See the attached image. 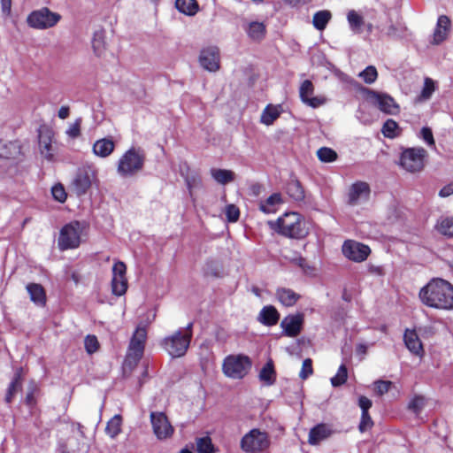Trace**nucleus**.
Instances as JSON below:
<instances>
[{"mask_svg":"<svg viewBox=\"0 0 453 453\" xmlns=\"http://www.w3.org/2000/svg\"><path fill=\"white\" fill-rule=\"evenodd\" d=\"M420 302L435 310L453 309V285L441 278H433L418 292Z\"/></svg>","mask_w":453,"mask_h":453,"instance_id":"1","label":"nucleus"},{"mask_svg":"<svg viewBox=\"0 0 453 453\" xmlns=\"http://www.w3.org/2000/svg\"><path fill=\"white\" fill-rule=\"evenodd\" d=\"M272 227L279 234L296 240L304 239L310 233L305 218L296 211L285 212L272 224Z\"/></svg>","mask_w":453,"mask_h":453,"instance_id":"2","label":"nucleus"},{"mask_svg":"<svg viewBox=\"0 0 453 453\" xmlns=\"http://www.w3.org/2000/svg\"><path fill=\"white\" fill-rule=\"evenodd\" d=\"M88 227L85 221L73 220L62 226L58 238V249L62 251L80 247L81 236Z\"/></svg>","mask_w":453,"mask_h":453,"instance_id":"3","label":"nucleus"},{"mask_svg":"<svg viewBox=\"0 0 453 453\" xmlns=\"http://www.w3.org/2000/svg\"><path fill=\"white\" fill-rule=\"evenodd\" d=\"M192 326L193 323H189L185 331L177 330L173 334L165 337L161 342V347L172 357L184 356L192 339Z\"/></svg>","mask_w":453,"mask_h":453,"instance_id":"4","label":"nucleus"},{"mask_svg":"<svg viewBox=\"0 0 453 453\" xmlns=\"http://www.w3.org/2000/svg\"><path fill=\"white\" fill-rule=\"evenodd\" d=\"M147 340V327L140 324L134 332L127 349V353L124 360V366L130 370L136 367L142 359Z\"/></svg>","mask_w":453,"mask_h":453,"instance_id":"5","label":"nucleus"},{"mask_svg":"<svg viewBox=\"0 0 453 453\" xmlns=\"http://www.w3.org/2000/svg\"><path fill=\"white\" fill-rule=\"evenodd\" d=\"M145 159L142 149L131 147L119 159L117 171L123 177L134 176L143 169Z\"/></svg>","mask_w":453,"mask_h":453,"instance_id":"6","label":"nucleus"},{"mask_svg":"<svg viewBox=\"0 0 453 453\" xmlns=\"http://www.w3.org/2000/svg\"><path fill=\"white\" fill-rule=\"evenodd\" d=\"M251 366L252 361L250 357L244 354H231L224 358L222 372L230 379L242 380L249 373Z\"/></svg>","mask_w":453,"mask_h":453,"instance_id":"7","label":"nucleus"},{"mask_svg":"<svg viewBox=\"0 0 453 453\" xmlns=\"http://www.w3.org/2000/svg\"><path fill=\"white\" fill-rule=\"evenodd\" d=\"M271 444L267 432L253 428L245 434L240 441V447L246 453H261L266 450Z\"/></svg>","mask_w":453,"mask_h":453,"instance_id":"8","label":"nucleus"},{"mask_svg":"<svg viewBox=\"0 0 453 453\" xmlns=\"http://www.w3.org/2000/svg\"><path fill=\"white\" fill-rule=\"evenodd\" d=\"M427 151L422 148L404 149L400 156V165L410 173H418L423 170Z\"/></svg>","mask_w":453,"mask_h":453,"instance_id":"9","label":"nucleus"},{"mask_svg":"<svg viewBox=\"0 0 453 453\" xmlns=\"http://www.w3.org/2000/svg\"><path fill=\"white\" fill-rule=\"evenodd\" d=\"M61 19L57 12H52L47 7L32 12L27 17V24L34 28L45 29L54 27Z\"/></svg>","mask_w":453,"mask_h":453,"instance_id":"10","label":"nucleus"},{"mask_svg":"<svg viewBox=\"0 0 453 453\" xmlns=\"http://www.w3.org/2000/svg\"><path fill=\"white\" fill-rule=\"evenodd\" d=\"M363 91L367 95L369 99L375 103L380 111L391 115L399 112V105L392 96L366 88H363Z\"/></svg>","mask_w":453,"mask_h":453,"instance_id":"11","label":"nucleus"},{"mask_svg":"<svg viewBox=\"0 0 453 453\" xmlns=\"http://www.w3.org/2000/svg\"><path fill=\"white\" fill-rule=\"evenodd\" d=\"M96 178V173L89 168L79 169L76 173L72 183L71 190L77 196H81L85 195L92 185L93 180Z\"/></svg>","mask_w":453,"mask_h":453,"instance_id":"12","label":"nucleus"},{"mask_svg":"<svg viewBox=\"0 0 453 453\" xmlns=\"http://www.w3.org/2000/svg\"><path fill=\"white\" fill-rule=\"evenodd\" d=\"M150 422L153 433L158 440H165L172 437L174 428L164 412L152 411L150 413Z\"/></svg>","mask_w":453,"mask_h":453,"instance_id":"13","label":"nucleus"},{"mask_svg":"<svg viewBox=\"0 0 453 453\" xmlns=\"http://www.w3.org/2000/svg\"><path fill=\"white\" fill-rule=\"evenodd\" d=\"M342 250L348 259L358 263L366 260L371 253L369 246L353 240L345 241Z\"/></svg>","mask_w":453,"mask_h":453,"instance_id":"14","label":"nucleus"},{"mask_svg":"<svg viewBox=\"0 0 453 453\" xmlns=\"http://www.w3.org/2000/svg\"><path fill=\"white\" fill-rule=\"evenodd\" d=\"M313 92V83L310 80L303 81L299 88V96L301 101L311 108H318L325 104L326 98L323 96H311Z\"/></svg>","mask_w":453,"mask_h":453,"instance_id":"15","label":"nucleus"},{"mask_svg":"<svg viewBox=\"0 0 453 453\" xmlns=\"http://www.w3.org/2000/svg\"><path fill=\"white\" fill-rule=\"evenodd\" d=\"M54 132L47 126H41L38 129V142L40 152L48 160L53 159L52 139Z\"/></svg>","mask_w":453,"mask_h":453,"instance_id":"16","label":"nucleus"},{"mask_svg":"<svg viewBox=\"0 0 453 453\" xmlns=\"http://www.w3.org/2000/svg\"><path fill=\"white\" fill-rule=\"evenodd\" d=\"M303 321L304 316L303 313L288 315L281 320L280 326L286 336L296 337L302 331Z\"/></svg>","mask_w":453,"mask_h":453,"instance_id":"17","label":"nucleus"},{"mask_svg":"<svg viewBox=\"0 0 453 453\" xmlns=\"http://www.w3.org/2000/svg\"><path fill=\"white\" fill-rule=\"evenodd\" d=\"M219 50L217 47L203 49L199 58L201 65L210 72H216L219 69Z\"/></svg>","mask_w":453,"mask_h":453,"instance_id":"18","label":"nucleus"},{"mask_svg":"<svg viewBox=\"0 0 453 453\" xmlns=\"http://www.w3.org/2000/svg\"><path fill=\"white\" fill-rule=\"evenodd\" d=\"M371 189L367 182L357 181L351 185L349 191V203L356 205L360 199L368 200Z\"/></svg>","mask_w":453,"mask_h":453,"instance_id":"19","label":"nucleus"},{"mask_svg":"<svg viewBox=\"0 0 453 453\" xmlns=\"http://www.w3.org/2000/svg\"><path fill=\"white\" fill-rule=\"evenodd\" d=\"M333 434L334 431L329 425L319 423L310 430L308 442L311 445H319L322 441L328 439Z\"/></svg>","mask_w":453,"mask_h":453,"instance_id":"20","label":"nucleus"},{"mask_svg":"<svg viewBox=\"0 0 453 453\" xmlns=\"http://www.w3.org/2000/svg\"><path fill=\"white\" fill-rule=\"evenodd\" d=\"M451 27V21L446 15H441L438 18L436 27L433 35V43L440 44L448 37L449 32Z\"/></svg>","mask_w":453,"mask_h":453,"instance_id":"21","label":"nucleus"},{"mask_svg":"<svg viewBox=\"0 0 453 453\" xmlns=\"http://www.w3.org/2000/svg\"><path fill=\"white\" fill-rule=\"evenodd\" d=\"M30 300L37 306L44 307L47 303L45 288L39 283H28L26 287Z\"/></svg>","mask_w":453,"mask_h":453,"instance_id":"22","label":"nucleus"},{"mask_svg":"<svg viewBox=\"0 0 453 453\" xmlns=\"http://www.w3.org/2000/svg\"><path fill=\"white\" fill-rule=\"evenodd\" d=\"M407 349L415 355L420 356L424 349L422 342L415 330L406 329L403 335Z\"/></svg>","mask_w":453,"mask_h":453,"instance_id":"23","label":"nucleus"},{"mask_svg":"<svg viewBox=\"0 0 453 453\" xmlns=\"http://www.w3.org/2000/svg\"><path fill=\"white\" fill-rule=\"evenodd\" d=\"M257 319L266 326H273L279 322L280 313L274 306L266 305L260 311Z\"/></svg>","mask_w":453,"mask_h":453,"instance_id":"24","label":"nucleus"},{"mask_svg":"<svg viewBox=\"0 0 453 453\" xmlns=\"http://www.w3.org/2000/svg\"><path fill=\"white\" fill-rule=\"evenodd\" d=\"M115 146L111 138H102L94 143L93 152L97 157H107L114 151Z\"/></svg>","mask_w":453,"mask_h":453,"instance_id":"25","label":"nucleus"},{"mask_svg":"<svg viewBox=\"0 0 453 453\" xmlns=\"http://www.w3.org/2000/svg\"><path fill=\"white\" fill-rule=\"evenodd\" d=\"M276 296L279 302L286 307L294 306L301 298V296L299 294L287 288H278L276 290Z\"/></svg>","mask_w":453,"mask_h":453,"instance_id":"26","label":"nucleus"},{"mask_svg":"<svg viewBox=\"0 0 453 453\" xmlns=\"http://www.w3.org/2000/svg\"><path fill=\"white\" fill-rule=\"evenodd\" d=\"M21 153V147L16 142L0 139V158H15Z\"/></svg>","mask_w":453,"mask_h":453,"instance_id":"27","label":"nucleus"},{"mask_svg":"<svg viewBox=\"0 0 453 453\" xmlns=\"http://www.w3.org/2000/svg\"><path fill=\"white\" fill-rule=\"evenodd\" d=\"M259 380L265 385H273L276 381V371L272 359H269L262 367L258 374Z\"/></svg>","mask_w":453,"mask_h":453,"instance_id":"28","label":"nucleus"},{"mask_svg":"<svg viewBox=\"0 0 453 453\" xmlns=\"http://www.w3.org/2000/svg\"><path fill=\"white\" fill-rule=\"evenodd\" d=\"M286 191L295 201H303L305 197L303 188L296 178H292L288 181Z\"/></svg>","mask_w":453,"mask_h":453,"instance_id":"29","label":"nucleus"},{"mask_svg":"<svg viewBox=\"0 0 453 453\" xmlns=\"http://www.w3.org/2000/svg\"><path fill=\"white\" fill-rule=\"evenodd\" d=\"M281 195L280 193L272 194L267 199L262 201L259 204V209L265 213H274L277 211V206L282 203Z\"/></svg>","mask_w":453,"mask_h":453,"instance_id":"30","label":"nucleus"},{"mask_svg":"<svg viewBox=\"0 0 453 453\" xmlns=\"http://www.w3.org/2000/svg\"><path fill=\"white\" fill-rule=\"evenodd\" d=\"M331 19H332V13L330 11H328V10L319 11V12H315L313 15L312 25L317 30L323 31L326 27V26H327L328 22L331 20Z\"/></svg>","mask_w":453,"mask_h":453,"instance_id":"31","label":"nucleus"},{"mask_svg":"<svg viewBox=\"0 0 453 453\" xmlns=\"http://www.w3.org/2000/svg\"><path fill=\"white\" fill-rule=\"evenodd\" d=\"M211 174L215 181L221 185H226L234 180V173L231 170L212 168Z\"/></svg>","mask_w":453,"mask_h":453,"instance_id":"32","label":"nucleus"},{"mask_svg":"<svg viewBox=\"0 0 453 453\" xmlns=\"http://www.w3.org/2000/svg\"><path fill=\"white\" fill-rule=\"evenodd\" d=\"M105 31L102 28L94 33L92 39V47L95 54L102 56L105 50Z\"/></svg>","mask_w":453,"mask_h":453,"instance_id":"33","label":"nucleus"},{"mask_svg":"<svg viewBox=\"0 0 453 453\" xmlns=\"http://www.w3.org/2000/svg\"><path fill=\"white\" fill-rule=\"evenodd\" d=\"M280 111L278 106L268 104L261 114V122L266 126L273 125L280 117Z\"/></svg>","mask_w":453,"mask_h":453,"instance_id":"34","label":"nucleus"},{"mask_svg":"<svg viewBox=\"0 0 453 453\" xmlns=\"http://www.w3.org/2000/svg\"><path fill=\"white\" fill-rule=\"evenodd\" d=\"M266 33V28L264 23L253 21L250 22L247 29V34L254 41H261Z\"/></svg>","mask_w":453,"mask_h":453,"instance_id":"35","label":"nucleus"},{"mask_svg":"<svg viewBox=\"0 0 453 453\" xmlns=\"http://www.w3.org/2000/svg\"><path fill=\"white\" fill-rule=\"evenodd\" d=\"M176 8L186 15H195L198 9V4L196 0H176Z\"/></svg>","mask_w":453,"mask_h":453,"instance_id":"36","label":"nucleus"},{"mask_svg":"<svg viewBox=\"0 0 453 453\" xmlns=\"http://www.w3.org/2000/svg\"><path fill=\"white\" fill-rule=\"evenodd\" d=\"M381 133L385 137L394 139L401 134V130L395 120L388 119L383 124Z\"/></svg>","mask_w":453,"mask_h":453,"instance_id":"37","label":"nucleus"},{"mask_svg":"<svg viewBox=\"0 0 453 453\" xmlns=\"http://www.w3.org/2000/svg\"><path fill=\"white\" fill-rule=\"evenodd\" d=\"M222 265L212 259L207 260L203 267V273L206 277L219 278L222 276Z\"/></svg>","mask_w":453,"mask_h":453,"instance_id":"38","label":"nucleus"},{"mask_svg":"<svg viewBox=\"0 0 453 453\" xmlns=\"http://www.w3.org/2000/svg\"><path fill=\"white\" fill-rule=\"evenodd\" d=\"M122 417L119 414L113 416L106 424L105 432L111 438H115L121 432Z\"/></svg>","mask_w":453,"mask_h":453,"instance_id":"39","label":"nucleus"},{"mask_svg":"<svg viewBox=\"0 0 453 453\" xmlns=\"http://www.w3.org/2000/svg\"><path fill=\"white\" fill-rule=\"evenodd\" d=\"M347 19L350 29L354 33H361L365 21L364 18L360 14H358L355 10H350L347 14Z\"/></svg>","mask_w":453,"mask_h":453,"instance_id":"40","label":"nucleus"},{"mask_svg":"<svg viewBox=\"0 0 453 453\" xmlns=\"http://www.w3.org/2000/svg\"><path fill=\"white\" fill-rule=\"evenodd\" d=\"M437 231L444 236L453 237V217H445L438 220L436 224Z\"/></svg>","mask_w":453,"mask_h":453,"instance_id":"41","label":"nucleus"},{"mask_svg":"<svg viewBox=\"0 0 453 453\" xmlns=\"http://www.w3.org/2000/svg\"><path fill=\"white\" fill-rule=\"evenodd\" d=\"M196 451L198 453H215L217 451L210 436L196 439Z\"/></svg>","mask_w":453,"mask_h":453,"instance_id":"42","label":"nucleus"},{"mask_svg":"<svg viewBox=\"0 0 453 453\" xmlns=\"http://www.w3.org/2000/svg\"><path fill=\"white\" fill-rule=\"evenodd\" d=\"M128 288L127 278L112 277L111 279V291L112 294L120 296L126 294Z\"/></svg>","mask_w":453,"mask_h":453,"instance_id":"43","label":"nucleus"},{"mask_svg":"<svg viewBox=\"0 0 453 453\" xmlns=\"http://www.w3.org/2000/svg\"><path fill=\"white\" fill-rule=\"evenodd\" d=\"M39 388L35 384H31L28 387L27 393L25 397V403L26 405L31 410V411L36 407L37 405V399L36 395H39Z\"/></svg>","mask_w":453,"mask_h":453,"instance_id":"44","label":"nucleus"},{"mask_svg":"<svg viewBox=\"0 0 453 453\" xmlns=\"http://www.w3.org/2000/svg\"><path fill=\"white\" fill-rule=\"evenodd\" d=\"M318 158L324 163H331L337 159L338 155L335 150L328 147H322L317 151Z\"/></svg>","mask_w":453,"mask_h":453,"instance_id":"45","label":"nucleus"},{"mask_svg":"<svg viewBox=\"0 0 453 453\" xmlns=\"http://www.w3.org/2000/svg\"><path fill=\"white\" fill-rule=\"evenodd\" d=\"M348 379V369L344 364L341 365L338 368L336 374L331 378V384L333 387H340L343 385Z\"/></svg>","mask_w":453,"mask_h":453,"instance_id":"46","label":"nucleus"},{"mask_svg":"<svg viewBox=\"0 0 453 453\" xmlns=\"http://www.w3.org/2000/svg\"><path fill=\"white\" fill-rule=\"evenodd\" d=\"M358 76L362 78L365 83L372 84L377 80L378 72L375 66L369 65L363 70Z\"/></svg>","mask_w":453,"mask_h":453,"instance_id":"47","label":"nucleus"},{"mask_svg":"<svg viewBox=\"0 0 453 453\" xmlns=\"http://www.w3.org/2000/svg\"><path fill=\"white\" fill-rule=\"evenodd\" d=\"M85 349L88 354L96 352L100 347L99 342L96 335L88 334L84 340Z\"/></svg>","mask_w":453,"mask_h":453,"instance_id":"48","label":"nucleus"},{"mask_svg":"<svg viewBox=\"0 0 453 453\" xmlns=\"http://www.w3.org/2000/svg\"><path fill=\"white\" fill-rule=\"evenodd\" d=\"M434 90H435L434 81L431 78L426 77L424 81V87L422 88L420 97L423 100H427L432 96Z\"/></svg>","mask_w":453,"mask_h":453,"instance_id":"49","label":"nucleus"},{"mask_svg":"<svg viewBox=\"0 0 453 453\" xmlns=\"http://www.w3.org/2000/svg\"><path fill=\"white\" fill-rule=\"evenodd\" d=\"M51 194L53 198L59 203H65L67 198L65 187L61 183H57L51 188Z\"/></svg>","mask_w":453,"mask_h":453,"instance_id":"50","label":"nucleus"},{"mask_svg":"<svg viewBox=\"0 0 453 453\" xmlns=\"http://www.w3.org/2000/svg\"><path fill=\"white\" fill-rule=\"evenodd\" d=\"M426 399L422 395H415L408 404V408L414 413L418 414L424 408Z\"/></svg>","mask_w":453,"mask_h":453,"instance_id":"51","label":"nucleus"},{"mask_svg":"<svg viewBox=\"0 0 453 453\" xmlns=\"http://www.w3.org/2000/svg\"><path fill=\"white\" fill-rule=\"evenodd\" d=\"M374 423L369 414V412H362L361 418L358 425V430L361 433H365L368 429H371L373 426Z\"/></svg>","mask_w":453,"mask_h":453,"instance_id":"52","label":"nucleus"},{"mask_svg":"<svg viewBox=\"0 0 453 453\" xmlns=\"http://www.w3.org/2000/svg\"><path fill=\"white\" fill-rule=\"evenodd\" d=\"M312 373H313L312 360L311 358H306L303 362L302 368L299 372V377L302 380H306Z\"/></svg>","mask_w":453,"mask_h":453,"instance_id":"53","label":"nucleus"},{"mask_svg":"<svg viewBox=\"0 0 453 453\" xmlns=\"http://www.w3.org/2000/svg\"><path fill=\"white\" fill-rule=\"evenodd\" d=\"M226 217L229 222H236L240 218V210L234 204H228L226 207Z\"/></svg>","mask_w":453,"mask_h":453,"instance_id":"54","label":"nucleus"},{"mask_svg":"<svg viewBox=\"0 0 453 453\" xmlns=\"http://www.w3.org/2000/svg\"><path fill=\"white\" fill-rule=\"evenodd\" d=\"M392 386V381L379 380L374 382L375 391L379 395L388 393Z\"/></svg>","mask_w":453,"mask_h":453,"instance_id":"55","label":"nucleus"},{"mask_svg":"<svg viewBox=\"0 0 453 453\" xmlns=\"http://www.w3.org/2000/svg\"><path fill=\"white\" fill-rule=\"evenodd\" d=\"M127 265L122 261L114 263L112 266V277L127 278Z\"/></svg>","mask_w":453,"mask_h":453,"instance_id":"56","label":"nucleus"},{"mask_svg":"<svg viewBox=\"0 0 453 453\" xmlns=\"http://www.w3.org/2000/svg\"><path fill=\"white\" fill-rule=\"evenodd\" d=\"M420 136L429 146L435 145L434 134H433L432 129L430 127H422L421 131H420Z\"/></svg>","mask_w":453,"mask_h":453,"instance_id":"57","label":"nucleus"},{"mask_svg":"<svg viewBox=\"0 0 453 453\" xmlns=\"http://www.w3.org/2000/svg\"><path fill=\"white\" fill-rule=\"evenodd\" d=\"M20 389H21V386L11 382L9 387H8V388H7V392H6V395H5V402L7 403H11L12 402L13 397L16 395V393L18 391H19Z\"/></svg>","mask_w":453,"mask_h":453,"instance_id":"58","label":"nucleus"},{"mask_svg":"<svg viewBox=\"0 0 453 453\" xmlns=\"http://www.w3.org/2000/svg\"><path fill=\"white\" fill-rule=\"evenodd\" d=\"M81 119H76L67 130V134L72 138H76L81 134Z\"/></svg>","mask_w":453,"mask_h":453,"instance_id":"59","label":"nucleus"},{"mask_svg":"<svg viewBox=\"0 0 453 453\" xmlns=\"http://www.w3.org/2000/svg\"><path fill=\"white\" fill-rule=\"evenodd\" d=\"M372 403L368 397L361 395L358 398V406L361 408L362 412H369V409L372 407Z\"/></svg>","mask_w":453,"mask_h":453,"instance_id":"60","label":"nucleus"},{"mask_svg":"<svg viewBox=\"0 0 453 453\" xmlns=\"http://www.w3.org/2000/svg\"><path fill=\"white\" fill-rule=\"evenodd\" d=\"M453 194V181L444 186L439 192V196L441 197H447Z\"/></svg>","mask_w":453,"mask_h":453,"instance_id":"61","label":"nucleus"},{"mask_svg":"<svg viewBox=\"0 0 453 453\" xmlns=\"http://www.w3.org/2000/svg\"><path fill=\"white\" fill-rule=\"evenodd\" d=\"M22 368H19L16 372H15V374L11 382L12 383H15V384H18L19 386L22 387Z\"/></svg>","mask_w":453,"mask_h":453,"instance_id":"62","label":"nucleus"},{"mask_svg":"<svg viewBox=\"0 0 453 453\" xmlns=\"http://www.w3.org/2000/svg\"><path fill=\"white\" fill-rule=\"evenodd\" d=\"M2 12L9 15L12 8V0H1Z\"/></svg>","mask_w":453,"mask_h":453,"instance_id":"63","label":"nucleus"},{"mask_svg":"<svg viewBox=\"0 0 453 453\" xmlns=\"http://www.w3.org/2000/svg\"><path fill=\"white\" fill-rule=\"evenodd\" d=\"M69 114H70L69 106H61L58 112V116L61 119H65L68 118Z\"/></svg>","mask_w":453,"mask_h":453,"instance_id":"64","label":"nucleus"}]
</instances>
